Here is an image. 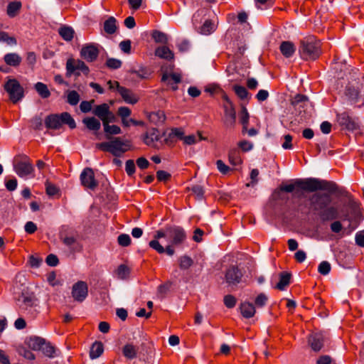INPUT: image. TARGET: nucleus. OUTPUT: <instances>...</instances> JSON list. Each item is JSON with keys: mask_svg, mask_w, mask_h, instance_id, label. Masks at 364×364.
Wrapping results in <instances>:
<instances>
[{"mask_svg": "<svg viewBox=\"0 0 364 364\" xmlns=\"http://www.w3.org/2000/svg\"><path fill=\"white\" fill-rule=\"evenodd\" d=\"M295 186L309 192L322 190L334 193L337 191V185L335 183L315 178L298 179L295 181L294 184H288L282 186L281 190L287 193H291L295 189Z\"/></svg>", "mask_w": 364, "mask_h": 364, "instance_id": "f257e3e1", "label": "nucleus"}, {"mask_svg": "<svg viewBox=\"0 0 364 364\" xmlns=\"http://www.w3.org/2000/svg\"><path fill=\"white\" fill-rule=\"evenodd\" d=\"M299 53L304 60H316L321 55L320 42L314 36L305 38L300 41Z\"/></svg>", "mask_w": 364, "mask_h": 364, "instance_id": "f03ea898", "label": "nucleus"}, {"mask_svg": "<svg viewBox=\"0 0 364 364\" xmlns=\"http://www.w3.org/2000/svg\"><path fill=\"white\" fill-rule=\"evenodd\" d=\"M65 124H68L71 129H74L76 127L75 120L66 112L60 114H52L47 116L45 119V125L49 129H59Z\"/></svg>", "mask_w": 364, "mask_h": 364, "instance_id": "7ed1b4c3", "label": "nucleus"}, {"mask_svg": "<svg viewBox=\"0 0 364 364\" xmlns=\"http://www.w3.org/2000/svg\"><path fill=\"white\" fill-rule=\"evenodd\" d=\"M97 147L115 156H120L130 149V144L129 141L116 137L112 141L97 144Z\"/></svg>", "mask_w": 364, "mask_h": 364, "instance_id": "20e7f679", "label": "nucleus"}, {"mask_svg": "<svg viewBox=\"0 0 364 364\" xmlns=\"http://www.w3.org/2000/svg\"><path fill=\"white\" fill-rule=\"evenodd\" d=\"M204 16V11L199 10L196 11L192 18L193 25L195 27L196 30L202 35H210L214 32L216 28V25L211 20L207 19L204 21L203 24L200 26H198V24L200 23L202 17Z\"/></svg>", "mask_w": 364, "mask_h": 364, "instance_id": "39448f33", "label": "nucleus"}, {"mask_svg": "<svg viewBox=\"0 0 364 364\" xmlns=\"http://www.w3.org/2000/svg\"><path fill=\"white\" fill-rule=\"evenodd\" d=\"M5 90L13 103L20 101L24 96V90L16 79H9L4 85Z\"/></svg>", "mask_w": 364, "mask_h": 364, "instance_id": "423d86ee", "label": "nucleus"}, {"mask_svg": "<svg viewBox=\"0 0 364 364\" xmlns=\"http://www.w3.org/2000/svg\"><path fill=\"white\" fill-rule=\"evenodd\" d=\"M311 206L315 211H322L331 202L330 195L327 193H314L309 198Z\"/></svg>", "mask_w": 364, "mask_h": 364, "instance_id": "0eeeda50", "label": "nucleus"}, {"mask_svg": "<svg viewBox=\"0 0 364 364\" xmlns=\"http://www.w3.org/2000/svg\"><path fill=\"white\" fill-rule=\"evenodd\" d=\"M77 70L82 71L84 74H88L90 72L89 68L82 60L69 58L66 63V75L70 77L74 73L80 75Z\"/></svg>", "mask_w": 364, "mask_h": 364, "instance_id": "6e6552de", "label": "nucleus"}, {"mask_svg": "<svg viewBox=\"0 0 364 364\" xmlns=\"http://www.w3.org/2000/svg\"><path fill=\"white\" fill-rule=\"evenodd\" d=\"M167 237L172 245L177 246L184 242L186 239V234L182 228L173 226L167 228Z\"/></svg>", "mask_w": 364, "mask_h": 364, "instance_id": "1a4fd4ad", "label": "nucleus"}, {"mask_svg": "<svg viewBox=\"0 0 364 364\" xmlns=\"http://www.w3.org/2000/svg\"><path fill=\"white\" fill-rule=\"evenodd\" d=\"M227 104L224 105V124L228 128H232L235 125L236 112L232 103L228 97H225Z\"/></svg>", "mask_w": 364, "mask_h": 364, "instance_id": "9d476101", "label": "nucleus"}, {"mask_svg": "<svg viewBox=\"0 0 364 364\" xmlns=\"http://www.w3.org/2000/svg\"><path fill=\"white\" fill-rule=\"evenodd\" d=\"M80 178L82 185L87 188L94 190L98 185L95 178L93 170L90 168H85L82 171Z\"/></svg>", "mask_w": 364, "mask_h": 364, "instance_id": "9b49d317", "label": "nucleus"}, {"mask_svg": "<svg viewBox=\"0 0 364 364\" xmlns=\"http://www.w3.org/2000/svg\"><path fill=\"white\" fill-rule=\"evenodd\" d=\"M88 294V287L85 282L80 281L75 283L72 288V296L75 301H83Z\"/></svg>", "mask_w": 364, "mask_h": 364, "instance_id": "f8f14e48", "label": "nucleus"}, {"mask_svg": "<svg viewBox=\"0 0 364 364\" xmlns=\"http://www.w3.org/2000/svg\"><path fill=\"white\" fill-rule=\"evenodd\" d=\"M337 122L343 129L348 131H354L358 129V124L354 119L350 117L347 112L337 114Z\"/></svg>", "mask_w": 364, "mask_h": 364, "instance_id": "ddd939ff", "label": "nucleus"}, {"mask_svg": "<svg viewBox=\"0 0 364 364\" xmlns=\"http://www.w3.org/2000/svg\"><path fill=\"white\" fill-rule=\"evenodd\" d=\"M14 171L19 177L26 178L33 175L34 168L29 160H25L16 163Z\"/></svg>", "mask_w": 364, "mask_h": 364, "instance_id": "4468645a", "label": "nucleus"}, {"mask_svg": "<svg viewBox=\"0 0 364 364\" xmlns=\"http://www.w3.org/2000/svg\"><path fill=\"white\" fill-rule=\"evenodd\" d=\"M243 274L236 266H230L225 272V280L229 285H237L242 281Z\"/></svg>", "mask_w": 364, "mask_h": 364, "instance_id": "2eb2a0df", "label": "nucleus"}, {"mask_svg": "<svg viewBox=\"0 0 364 364\" xmlns=\"http://www.w3.org/2000/svg\"><path fill=\"white\" fill-rule=\"evenodd\" d=\"M16 304L21 310L28 311L36 305V299L33 294L22 292L16 300Z\"/></svg>", "mask_w": 364, "mask_h": 364, "instance_id": "dca6fc26", "label": "nucleus"}, {"mask_svg": "<svg viewBox=\"0 0 364 364\" xmlns=\"http://www.w3.org/2000/svg\"><path fill=\"white\" fill-rule=\"evenodd\" d=\"M99 55V49L94 44H86L80 50V56L87 62L95 61Z\"/></svg>", "mask_w": 364, "mask_h": 364, "instance_id": "f3484780", "label": "nucleus"}, {"mask_svg": "<svg viewBox=\"0 0 364 364\" xmlns=\"http://www.w3.org/2000/svg\"><path fill=\"white\" fill-rule=\"evenodd\" d=\"M327 338L326 335L323 333H314L309 337V344L314 351H319Z\"/></svg>", "mask_w": 364, "mask_h": 364, "instance_id": "a211bd4d", "label": "nucleus"}, {"mask_svg": "<svg viewBox=\"0 0 364 364\" xmlns=\"http://www.w3.org/2000/svg\"><path fill=\"white\" fill-rule=\"evenodd\" d=\"M154 239L149 243V247L156 250L159 254L165 252L164 247L159 243V240L162 237H167V228L165 230H158L154 236Z\"/></svg>", "mask_w": 364, "mask_h": 364, "instance_id": "6ab92c4d", "label": "nucleus"}, {"mask_svg": "<svg viewBox=\"0 0 364 364\" xmlns=\"http://www.w3.org/2000/svg\"><path fill=\"white\" fill-rule=\"evenodd\" d=\"M319 216L323 221H328L337 219L338 218V210L335 206L325 208L319 212Z\"/></svg>", "mask_w": 364, "mask_h": 364, "instance_id": "aec40b11", "label": "nucleus"}, {"mask_svg": "<svg viewBox=\"0 0 364 364\" xmlns=\"http://www.w3.org/2000/svg\"><path fill=\"white\" fill-rule=\"evenodd\" d=\"M240 313L245 318H250L253 317L256 313L255 306L250 301L241 302L240 305Z\"/></svg>", "mask_w": 364, "mask_h": 364, "instance_id": "412c9836", "label": "nucleus"}, {"mask_svg": "<svg viewBox=\"0 0 364 364\" xmlns=\"http://www.w3.org/2000/svg\"><path fill=\"white\" fill-rule=\"evenodd\" d=\"M118 92L126 103L134 105L139 100L138 97H136L130 90L124 87H119Z\"/></svg>", "mask_w": 364, "mask_h": 364, "instance_id": "4be33fe9", "label": "nucleus"}, {"mask_svg": "<svg viewBox=\"0 0 364 364\" xmlns=\"http://www.w3.org/2000/svg\"><path fill=\"white\" fill-rule=\"evenodd\" d=\"M138 350V346L129 343L123 346L122 354L127 359L132 360L136 357Z\"/></svg>", "mask_w": 364, "mask_h": 364, "instance_id": "5701e85b", "label": "nucleus"}, {"mask_svg": "<svg viewBox=\"0 0 364 364\" xmlns=\"http://www.w3.org/2000/svg\"><path fill=\"white\" fill-rule=\"evenodd\" d=\"M160 139L158 130L152 129L147 132L144 137V143L149 146H154Z\"/></svg>", "mask_w": 364, "mask_h": 364, "instance_id": "b1692460", "label": "nucleus"}, {"mask_svg": "<svg viewBox=\"0 0 364 364\" xmlns=\"http://www.w3.org/2000/svg\"><path fill=\"white\" fill-rule=\"evenodd\" d=\"M109 105L106 103H103L95 107L93 114L99 117L102 120V124H104L105 122V120H106L105 117L107 115V114H109Z\"/></svg>", "mask_w": 364, "mask_h": 364, "instance_id": "393cba45", "label": "nucleus"}, {"mask_svg": "<svg viewBox=\"0 0 364 364\" xmlns=\"http://www.w3.org/2000/svg\"><path fill=\"white\" fill-rule=\"evenodd\" d=\"M4 62L6 65L13 67H17L21 63V57L16 53H7L4 57Z\"/></svg>", "mask_w": 364, "mask_h": 364, "instance_id": "a878e982", "label": "nucleus"}, {"mask_svg": "<svg viewBox=\"0 0 364 364\" xmlns=\"http://www.w3.org/2000/svg\"><path fill=\"white\" fill-rule=\"evenodd\" d=\"M280 51L286 58L291 57L295 52V46L293 43L290 41H284L280 45Z\"/></svg>", "mask_w": 364, "mask_h": 364, "instance_id": "bb28decb", "label": "nucleus"}, {"mask_svg": "<svg viewBox=\"0 0 364 364\" xmlns=\"http://www.w3.org/2000/svg\"><path fill=\"white\" fill-rule=\"evenodd\" d=\"M181 76L179 73H168L167 71H164L162 75L161 80L163 82H166L168 84L171 85V81H173L175 84H178L181 82Z\"/></svg>", "mask_w": 364, "mask_h": 364, "instance_id": "cd10ccee", "label": "nucleus"}, {"mask_svg": "<svg viewBox=\"0 0 364 364\" xmlns=\"http://www.w3.org/2000/svg\"><path fill=\"white\" fill-rule=\"evenodd\" d=\"M117 29V20L113 16H109L105 22H104V31L107 34H113L116 32Z\"/></svg>", "mask_w": 364, "mask_h": 364, "instance_id": "c85d7f7f", "label": "nucleus"}, {"mask_svg": "<svg viewBox=\"0 0 364 364\" xmlns=\"http://www.w3.org/2000/svg\"><path fill=\"white\" fill-rule=\"evenodd\" d=\"M82 122L89 130L98 131L101 127L100 122L93 117L84 118Z\"/></svg>", "mask_w": 364, "mask_h": 364, "instance_id": "c756f323", "label": "nucleus"}, {"mask_svg": "<svg viewBox=\"0 0 364 364\" xmlns=\"http://www.w3.org/2000/svg\"><path fill=\"white\" fill-rule=\"evenodd\" d=\"M155 55L166 60H171L174 56L173 52L166 46L157 48L155 50Z\"/></svg>", "mask_w": 364, "mask_h": 364, "instance_id": "7c9ffc66", "label": "nucleus"}, {"mask_svg": "<svg viewBox=\"0 0 364 364\" xmlns=\"http://www.w3.org/2000/svg\"><path fill=\"white\" fill-rule=\"evenodd\" d=\"M149 119L150 122L154 124H161L165 122L166 115L163 111L159 110L157 112L150 113Z\"/></svg>", "mask_w": 364, "mask_h": 364, "instance_id": "2f4dec72", "label": "nucleus"}, {"mask_svg": "<svg viewBox=\"0 0 364 364\" xmlns=\"http://www.w3.org/2000/svg\"><path fill=\"white\" fill-rule=\"evenodd\" d=\"M21 8V3L20 1H11L7 6L6 13L11 17H15Z\"/></svg>", "mask_w": 364, "mask_h": 364, "instance_id": "473e14b6", "label": "nucleus"}, {"mask_svg": "<svg viewBox=\"0 0 364 364\" xmlns=\"http://www.w3.org/2000/svg\"><path fill=\"white\" fill-rule=\"evenodd\" d=\"M228 158L230 163L233 166L240 165L242 162L240 151L237 149H233L230 151Z\"/></svg>", "mask_w": 364, "mask_h": 364, "instance_id": "72a5a7b5", "label": "nucleus"}, {"mask_svg": "<svg viewBox=\"0 0 364 364\" xmlns=\"http://www.w3.org/2000/svg\"><path fill=\"white\" fill-rule=\"evenodd\" d=\"M60 36L66 41H70L74 36V30L70 26H63L59 28Z\"/></svg>", "mask_w": 364, "mask_h": 364, "instance_id": "f704fd0d", "label": "nucleus"}, {"mask_svg": "<svg viewBox=\"0 0 364 364\" xmlns=\"http://www.w3.org/2000/svg\"><path fill=\"white\" fill-rule=\"evenodd\" d=\"M103 350V345L101 342H95L90 349V358L92 359L97 358L102 355Z\"/></svg>", "mask_w": 364, "mask_h": 364, "instance_id": "c9c22d12", "label": "nucleus"}, {"mask_svg": "<svg viewBox=\"0 0 364 364\" xmlns=\"http://www.w3.org/2000/svg\"><path fill=\"white\" fill-rule=\"evenodd\" d=\"M291 274L287 272H282L280 274L279 282L276 287L279 290H284L290 282Z\"/></svg>", "mask_w": 364, "mask_h": 364, "instance_id": "e433bc0d", "label": "nucleus"}, {"mask_svg": "<svg viewBox=\"0 0 364 364\" xmlns=\"http://www.w3.org/2000/svg\"><path fill=\"white\" fill-rule=\"evenodd\" d=\"M45 340L39 337L31 338L28 341V345L30 348L33 350H39L41 349L44 344Z\"/></svg>", "mask_w": 364, "mask_h": 364, "instance_id": "4c0bfd02", "label": "nucleus"}, {"mask_svg": "<svg viewBox=\"0 0 364 364\" xmlns=\"http://www.w3.org/2000/svg\"><path fill=\"white\" fill-rule=\"evenodd\" d=\"M35 89L38 94L42 98H48L50 95V92L49 91L47 85L43 82H38L35 85Z\"/></svg>", "mask_w": 364, "mask_h": 364, "instance_id": "58836bf2", "label": "nucleus"}, {"mask_svg": "<svg viewBox=\"0 0 364 364\" xmlns=\"http://www.w3.org/2000/svg\"><path fill=\"white\" fill-rule=\"evenodd\" d=\"M250 115L246 107H242L240 112V122L242 124V133L247 130L248 127Z\"/></svg>", "mask_w": 364, "mask_h": 364, "instance_id": "ea45409f", "label": "nucleus"}, {"mask_svg": "<svg viewBox=\"0 0 364 364\" xmlns=\"http://www.w3.org/2000/svg\"><path fill=\"white\" fill-rule=\"evenodd\" d=\"M179 267L182 270H186L190 268L193 264V260L187 255H183L178 259Z\"/></svg>", "mask_w": 364, "mask_h": 364, "instance_id": "a19ab883", "label": "nucleus"}, {"mask_svg": "<svg viewBox=\"0 0 364 364\" xmlns=\"http://www.w3.org/2000/svg\"><path fill=\"white\" fill-rule=\"evenodd\" d=\"M80 97L77 91H75V90L68 91L67 102L69 105H70L72 106L77 105L78 104V102H80Z\"/></svg>", "mask_w": 364, "mask_h": 364, "instance_id": "79ce46f5", "label": "nucleus"}, {"mask_svg": "<svg viewBox=\"0 0 364 364\" xmlns=\"http://www.w3.org/2000/svg\"><path fill=\"white\" fill-rule=\"evenodd\" d=\"M203 139L204 138L199 133L197 135L191 134L183 137L184 143L188 145L194 144Z\"/></svg>", "mask_w": 364, "mask_h": 364, "instance_id": "37998d69", "label": "nucleus"}, {"mask_svg": "<svg viewBox=\"0 0 364 364\" xmlns=\"http://www.w3.org/2000/svg\"><path fill=\"white\" fill-rule=\"evenodd\" d=\"M267 301L268 296L264 293H260L255 299V306L257 308H262L267 304Z\"/></svg>", "mask_w": 364, "mask_h": 364, "instance_id": "c03bdc74", "label": "nucleus"}, {"mask_svg": "<svg viewBox=\"0 0 364 364\" xmlns=\"http://www.w3.org/2000/svg\"><path fill=\"white\" fill-rule=\"evenodd\" d=\"M152 38L156 43H166L168 41L166 34L159 31H154L152 33Z\"/></svg>", "mask_w": 364, "mask_h": 364, "instance_id": "a18cd8bd", "label": "nucleus"}, {"mask_svg": "<svg viewBox=\"0 0 364 364\" xmlns=\"http://www.w3.org/2000/svg\"><path fill=\"white\" fill-rule=\"evenodd\" d=\"M104 131L107 134H119L121 133V129L117 125L107 124L105 122L103 124Z\"/></svg>", "mask_w": 364, "mask_h": 364, "instance_id": "49530a36", "label": "nucleus"}, {"mask_svg": "<svg viewBox=\"0 0 364 364\" xmlns=\"http://www.w3.org/2000/svg\"><path fill=\"white\" fill-rule=\"evenodd\" d=\"M233 90L237 97L241 100H245L247 98L249 93L245 87L240 85H235Z\"/></svg>", "mask_w": 364, "mask_h": 364, "instance_id": "de8ad7c7", "label": "nucleus"}, {"mask_svg": "<svg viewBox=\"0 0 364 364\" xmlns=\"http://www.w3.org/2000/svg\"><path fill=\"white\" fill-rule=\"evenodd\" d=\"M41 350H43V353H44L45 355H46L49 358H53L55 355V348L53 346H51L50 343H46V342H44V344Z\"/></svg>", "mask_w": 364, "mask_h": 364, "instance_id": "09e8293b", "label": "nucleus"}, {"mask_svg": "<svg viewBox=\"0 0 364 364\" xmlns=\"http://www.w3.org/2000/svg\"><path fill=\"white\" fill-rule=\"evenodd\" d=\"M129 274V268L124 264H120L117 269V277L121 279H126Z\"/></svg>", "mask_w": 364, "mask_h": 364, "instance_id": "8fccbe9b", "label": "nucleus"}, {"mask_svg": "<svg viewBox=\"0 0 364 364\" xmlns=\"http://www.w3.org/2000/svg\"><path fill=\"white\" fill-rule=\"evenodd\" d=\"M318 272L322 275H327L331 271V264L327 261H323L318 267Z\"/></svg>", "mask_w": 364, "mask_h": 364, "instance_id": "3c124183", "label": "nucleus"}, {"mask_svg": "<svg viewBox=\"0 0 364 364\" xmlns=\"http://www.w3.org/2000/svg\"><path fill=\"white\" fill-rule=\"evenodd\" d=\"M171 284L170 282H166L160 285L158 287V296L161 298L165 297L167 293L169 291Z\"/></svg>", "mask_w": 364, "mask_h": 364, "instance_id": "603ef678", "label": "nucleus"}, {"mask_svg": "<svg viewBox=\"0 0 364 364\" xmlns=\"http://www.w3.org/2000/svg\"><path fill=\"white\" fill-rule=\"evenodd\" d=\"M122 61L116 58H108L106 61V65L110 69H118L122 66Z\"/></svg>", "mask_w": 364, "mask_h": 364, "instance_id": "864d4df0", "label": "nucleus"}, {"mask_svg": "<svg viewBox=\"0 0 364 364\" xmlns=\"http://www.w3.org/2000/svg\"><path fill=\"white\" fill-rule=\"evenodd\" d=\"M0 42H6L9 45L16 44L15 38L9 36L8 33L4 31H0Z\"/></svg>", "mask_w": 364, "mask_h": 364, "instance_id": "5fc2aeb1", "label": "nucleus"}, {"mask_svg": "<svg viewBox=\"0 0 364 364\" xmlns=\"http://www.w3.org/2000/svg\"><path fill=\"white\" fill-rule=\"evenodd\" d=\"M117 241L119 245L127 247L131 243V238L127 234H121L118 236Z\"/></svg>", "mask_w": 364, "mask_h": 364, "instance_id": "6e6d98bb", "label": "nucleus"}, {"mask_svg": "<svg viewBox=\"0 0 364 364\" xmlns=\"http://www.w3.org/2000/svg\"><path fill=\"white\" fill-rule=\"evenodd\" d=\"M18 353L21 356L29 360H33L36 358L35 355L30 350L23 347L19 348Z\"/></svg>", "mask_w": 364, "mask_h": 364, "instance_id": "4d7b16f0", "label": "nucleus"}, {"mask_svg": "<svg viewBox=\"0 0 364 364\" xmlns=\"http://www.w3.org/2000/svg\"><path fill=\"white\" fill-rule=\"evenodd\" d=\"M94 100H92L90 101H82L80 105V109L82 112L87 113L92 110V105L94 103Z\"/></svg>", "mask_w": 364, "mask_h": 364, "instance_id": "13d9d810", "label": "nucleus"}, {"mask_svg": "<svg viewBox=\"0 0 364 364\" xmlns=\"http://www.w3.org/2000/svg\"><path fill=\"white\" fill-rule=\"evenodd\" d=\"M135 164L133 160H127L125 164V171L128 176H132L135 172Z\"/></svg>", "mask_w": 364, "mask_h": 364, "instance_id": "bf43d9fd", "label": "nucleus"}, {"mask_svg": "<svg viewBox=\"0 0 364 364\" xmlns=\"http://www.w3.org/2000/svg\"><path fill=\"white\" fill-rule=\"evenodd\" d=\"M46 193L50 196H55L59 191L57 186L48 182L46 183Z\"/></svg>", "mask_w": 364, "mask_h": 364, "instance_id": "052dcab7", "label": "nucleus"}, {"mask_svg": "<svg viewBox=\"0 0 364 364\" xmlns=\"http://www.w3.org/2000/svg\"><path fill=\"white\" fill-rule=\"evenodd\" d=\"M177 47L181 52H187L190 50L191 43L188 40H182L177 44Z\"/></svg>", "mask_w": 364, "mask_h": 364, "instance_id": "680f3d73", "label": "nucleus"}, {"mask_svg": "<svg viewBox=\"0 0 364 364\" xmlns=\"http://www.w3.org/2000/svg\"><path fill=\"white\" fill-rule=\"evenodd\" d=\"M238 146L245 152L252 149L253 144L249 141L243 140L238 143Z\"/></svg>", "mask_w": 364, "mask_h": 364, "instance_id": "e2e57ef3", "label": "nucleus"}, {"mask_svg": "<svg viewBox=\"0 0 364 364\" xmlns=\"http://www.w3.org/2000/svg\"><path fill=\"white\" fill-rule=\"evenodd\" d=\"M183 134H184V132L182 129L173 128L171 130V132L169 133V137L170 138L177 137V138H179V139L183 140V137H184Z\"/></svg>", "mask_w": 364, "mask_h": 364, "instance_id": "0e129e2a", "label": "nucleus"}, {"mask_svg": "<svg viewBox=\"0 0 364 364\" xmlns=\"http://www.w3.org/2000/svg\"><path fill=\"white\" fill-rule=\"evenodd\" d=\"M224 304L228 308H233L236 304V299L232 295H226L224 297Z\"/></svg>", "mask_w": 364, "mask_h": 364, "instance_id": "69168bd1", "label": "nucleus"}, {"mask_svg": "<svg viewBox=\"0 0 364 364\" xmlns=\"http://www.w3.org/2000/svg\"><path fill=\"white\" fill-rule=\"evenodd\" d=\"M117 113L121 119L128 118L131 114V109L127 107H120Z\"/></svg>", "mask_w": 364, "mask_h": 364, "instance_id": "338daca9", "label": "nucleus"}, {"mask_svg": "<svg viewBox=\"0 0 364 364\" xmlns=\"http://www.w3.org/2000/svg\"><path fill=\"white\" fill-rule=\"evenodd\" d=\"M216 166L218 171L223 174H226L230 171L229 166L225 164L222 160H218Z\"/></svg>", "mask_w": 364, "mask_h": 364, "instance_id": "774afa93", "label": "nucleus"}]
</instances>
